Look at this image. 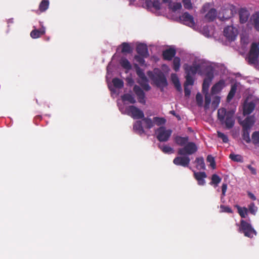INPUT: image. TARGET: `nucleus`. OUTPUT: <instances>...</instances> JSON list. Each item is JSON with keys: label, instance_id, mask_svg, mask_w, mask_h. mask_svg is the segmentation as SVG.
Segmentation results:
<instances>
[{"label": "nucleus", "instance_id": "1", "mask_svg": "<svg viewBox=\"0 0 259 259\" xmlns=\"http://www.w3.org/2000/svg\"><path fill=\"white\" fill-rule=\"evenodd\" d=\"M234 114L233 110L227 111L225 108H221L218 110V119L222 124H225L228 129H230L235 124Z\"/></svg>", "mask_w": 259, "mask_h": 259}, {"label": "nucleus", "instance_id": "2", "mask_svg": "<svg viewBox=\"0 0 259 259\" xmlns=\"http://www.w3.org/2000/svg\"><path fill=\"white\" fill-rule=\"evenodd\" d=\"M237 12V8L233 5L227 4L223 6L218 14V18L222 21L232 18Z\"/></svg>", "mask_w": 259, "mask_h": 259}, {"label": "nucleus", "instance_id": "3", "mask_svg": "<svg viewBox=\"0 0 259 259\" xmlns=\"http://www.w3.org/2000/svg\"><path fill=\"white\" fill-rule=\"evenodd\" d=\"M238 231L243 233L245 237L250 238H253V235H257L256 231L251 225L243 220L240 221Z\"/></svg>", "mask_w": 259, "mask_h": 259}, {"label": "nucleus", "instance_id": "4", "mask_svg": "<svg viewBox=\"0 0 259 259\" xmlns=\"http://www.w3.org/2000/svg\"><path fill=\"white\" fill-rule=\"evenodd\" d=\"M198 150L196 144L192 142H188L183 148L178 150V154L180 156L190 155L195 153Z\"/></svg>", "mask_w": 259, "mask_h": 259}, {"label": "nucleus", "instance_id": "5", "mask_svg": "<svg viewBox=\"0 0 259 259\" xmlns=\"http://www.w3.org/2000/svg\"><path fill=\"white\" fill-rule=\"evenodd\" d=\"M122 113L127 114L132 117L133 119H139L144 117V112L134 105H131L126 107Z\"/></svg>", "mask_w": 259, "mask_h": 259}, {"label": "nucleus", "instance_id": "6", "mask_svg": "<svg viewBox=\"0 0 259 259\" xmlns=\"http://www.w3.org/2000/svg\"><path fill=\"white\" fill-rule=\"evenodd\" d=\"M171 131L166 130L164 126H160L156 131V138L160 142H166L168 141L171 134Z\"/></svg>", "mask_w": 259, "mask_h": 259}, {"label": "nucleus", "instance_id": "7", "mask_svg": "<svg viewBox=\"0 0 259 259\" xmlns=\"http://www.w3.org/2000/svg\"><path fill=\"white\" fill-rule=\"evenodd\" d=\"M153 81L157 87L159 88H164L167 85L166 78L162 72L159 71L155 73V75L152 78Z\"/></svg>", "mask_w": 259, "mask_h": 259}, {"label": "nucleus", "instance_id": "8", "mask_svg": "<svg viewBox=\"0 0 259 259\" xmlns=\"http://www.w3.org/2000/svg\"><path fill=\"white\" fill-rule=\"evenodd\" d=\"M224 34L229 41H234L238 35V30L232 26H228L224 29Z\"/></svg>", "mask_w": 259, "mask_h": 259}, {"label": "nucleus", "instance_id": "9", "mask_svg": "<svg viewBox=\"0 0 259 259\" xmlns=\"http://www.w3.org/2000/svg\"><path fill=\"white\" fill-rule=\"evenodd\" d=\"M190 161V159L189 156L184 155L181 156H177L173 160V163L176 165H180L183 167H189L191 169V167L189 166Z\"/></svg>", "mask_w": 259, "mask_h": 259}, {"label": "nucleus", "instance_id": "10", "mask_svg": "<svg viewBox=\"0 0 259 259\" xmlns=\"http://www.w3.org/2000/svg\"><path fill=\"white\" fill-rule=\"evenodd\" d=\"M180 21L184 24L191 27L195 25L194 18L188 12H185L179 17Z\"/></svg>", "mask_w": 259, "mask_h": 259}, {"label": "nucleus", "instance_id": "11", "mask_svg": "<svg viewBox=\"0 0 259 259\" xmlns=\"http://www.w3.org/2000/svg\"><path fill=\"white\" fill-rule=\"evenodd\" d=\"M200 65L198 64H193L192 65L185 64L184 65V69L186 74L189 75L196 74L200 70Z\"/></svg>", "mask_w": 259, "mask_h": 259}, {"label": "nucleus", "instance_id": "12", "mask_svg": "<svg viewBox=\"0 0 259 259\" xmlns=\"http://www.w3.org/2000/svg\"><path fill=\"white\" fill-rule=\"evenodd\" d=\"M259 54L251 46L247 57L248 63L250 65H255L257 62Z\"/></svg>", "mask_w": 259, "mask_h": 259}, {"label": "nucleus", "instance_id": "13", "mask_svg": "<svg viewBox=\"0 0 259 259\" xmlns=\"http://www.w3.org/2000/svg\"><path fill=\"white\" fill-rule=\"evenodd\" d=\"M239 22L241 24H244L248 20L250 13L248 10L244 8H241L238 10Z\"/></svg>", "mask_w": 259, "mask_h": 259}, {"label": "nucleus", "instance_id": "14", "mask_svg": "<svg viewBox=\"0 0 259 259\" xmlns=\"http://www.w3.org/2000/svg\"><path fill=\"white\" fill-rule=\"evenodd\" d=\"M134 92L137 95L138 101L140 103L145 104L146 103L145 101V94L144 91L141 88L137 85H135L133 88Z\"/></svg>", "mask_w": 259, "mask_h": 259}, {"label": "nucleus", "instance_id": "15", "mask_svg": "<svg viewBox=\"0 0 259 259\" xmlns=\"http://www.w3.org/2000/svg\"><path fill=\"white\" fill-rule=\"evenodd\" d=\"M255 104L253 102H247L245 101L243 106V114L249 115L254 110Z\"/></svg>", "mask_w": 259, "mask_h": 259}, {"label": "nucleus", "instance_id": "16", "mask_svg": "<svg viewBox=\"0 0 259 259\" xmlns=\"http://www.w3.org/2000/svg\"><path fill=\"white\" fill-rule=\"evenodd\" d=\"M137 53L143 57L147 58L149 56V53L147 46L144 44H140L136 47Z\"/></svg>", "mask_w": 259, "mask_h": 259}, {"label": "nucleus", "instance_id": "17", "mask_svg": "<svg viewBox=\"0 0 259 259\" xmlns=\"http://www.w3.org/2000/svg\"><path fill=\"white\" fill-rule=\"evenodd\" d=\"M176 54V51L174 48H169L163 51L162 52V57L164 60L170 61L172 59Z\"/></svg>", "mask_w": 259, "mask_h": 259}, {"label": "nucleus", "instance_id": "18", "mask_svg": "<svg viewBox=\"0 0 259 259\" xmlns=\"http://www.w3.org/2000/svg\"><path fill=\"white\" fill-rule=\"evenodd\" d=\"M194 177L197 181L199 185L203 186L205 185V181L204 179L207 177V175L205 172H196L194 171Z\"/></svg>", "mask_w": 259, "mask_h": 259}, {"label": "nucleus", "instance_id": "19", "mask_svg": "<svg viewBox=\"0 0 259 259\" xmlns=\"http://www.w3.org/2000/svg\"><path fill=\"white\" fill-rule=\"evenodd\" d=\"M254 123V117L253 116H247L244 120L240 122L242 128L250 130Z\"/></svg>", "mask_w": 259, "mask_h": 259}, {"label": "nucleus", "instance_id": "20", "mask_svg": "<svg viewBox=\"0 0 259 259\" xmlns=\"http://www.w3.org/2000/svg\"><path fill=\"white\" fill-rule=\"evenodd\" d=\"M133 130L140 136L145 134V131L142 126V120H137L134 122L133 124Z\"/></svg>", "mask_w": 259, "mask_h": 259}, {"label": "nucleus", "instance_id": "21", "mask_svg": "<svg viewBox=\"0 0 259 259\" xmlns=\"http://www.w3.org/2000/svg\"><path fill=\"white\" fill-rule=\"evenodd\" d=\"M46 32V28L44 26H42L41 28L39 29H33L30 32V36L34 39H36L41 37L44 35Z\"/></svg>", "mask_w": 259, "mask_h": 259}, {"label": "nucleus", "instance_id": "22", "mask_svg": "<svg viewBox=\"0 0 259 259\" xmlns=\"http://www.w3.org/2000/svg\"><path fill=\"white\" fill-rule=\"evenodd\" d=\"M225 81L223 79L219 80L215 83L211 88V93L212 94H217L220 92L225 87Z\"/></svg>", "mask_w": 259, "mask_h": 259}, {"label": "nucleus", "instance_id": "23", "mask_svg": "<svg viewBox=\"0 0 259 259\" xmlns=\"http://www.w3.org/2000/svg\"><path fill=\"white\" fill-rule=\"evenodd\" d=\"M217 11L214 8L210 9L205 15V19L208 22L213 21L217 17Z\"/></svg>", "mask_w": 259, "mask_h": 259}, {"label": "nucleus", "instance_id": "24", "mask_svg": "<svg viewBox=\"0 0 259 259\" xmlns=\"http://www.w3.org/2000/svg\"><path fill=\"white\" fill-rule=\"evenodd\" d=\"M189 141V138L188 136L183 137L181 136H177L175 138V143L181 146H184Z\"/></svg>", "mask_w": 259, "mask_h": 259}, {"label": "nucleus", "instance_id": "25", "mask_svg": "<svg viewBox=\"0 0 259 259\" xmlns=\"http://www.w3.org/2000/svg\"><path fill=\"white\" fill-rule=\"evenodd\" d=\"M196 163V167L198 170H204L205 169V165L204 158L202 157H197L195 160Z\"/></svg>", "mask_w": 259, "mask_h": 259}, {"label": "nucleus", "instance_id": "26", "mask_svg": "<svg viewBox=\"0 0 259 259\" xmlns=\"http://www.w3.org/2000/svg\"><path fill=\"white\" fill-rule=\"evenodd\" d=\"M237 89V83H234L231 85V90L227 96V101L230 102L234 97Z\"/></svg>", "mask_w": 259, "mask_h": 259}, {"label": "nucleus", "instance_id": "27", "mask_svg": "<svg viewBox=\"0 0 259 259\" xmlns=\"http://www.w3.org/2000/svg\"><path fill=\"white\" fill-rule=\"evenodd\" d=\"M142 121L145 124V127L147 129H150L154 126L153 120L149 117H144L141 118Z\"/></svg>", "mask_w": 259, "mask_h": 259}, {"label": "nucleus", "instance_id": "28", "mask_svg": "<svg viewBox=\"0 0 259 259\" xmlns=\"http://www.w3.org/2000/svg\"><path fill=\"white\" fill-rule=\"evenodd\" d=\"M121 99L123 101H128L131 104H134L136 102L133 95L130 94H124L121 96Z\"/></svg>", "mask_w": 259, "mask_h": 259}, {"label": "nucleus", "instance_id": "29", "mask_svg": "<svg viewBox=\"0 0 259 259\" xmlns=\"http://www.w3.org/2000/svg\"><path fill=\"white\" fill-rule=\"evenodd\" d=\"M121 52L122 53H131L133 51L130 44L127 42H122L121 45Z\"/></svg>", "mask_w": 259, "mask_h": 259}, {"label": "nucleus", "instance_id": "30", "mask_svg": "<svg viewBox=\"0 0 259 259\" xmlns=\"http://www.w3.org/2000/svg\"><path fill=\"white\" fill-rule=\"evenodd\" d=\"M249 133V129L242 128V137L243 140H244L247 143H249L251 141Z\"/></svg>", "mask_w": 259, "mask_h": 259}, {"label": "nucleus", "instance_id": "31", "mask_svg": "<svg viewBox=\"0 0 259 259\" xmlns=\"http://www.w3.org/2000/svg\"><path fill=\"white\" fill-rule=\"evenodd\" d=\"M49 4V0H42L39 5V11L40 12H45L48 9Z\"/></svg>", "mask_w": 259, "mask_h": 259}, {"label": "nucleus", "instance_id": "32", "mask_svg": "<svg viewBox=\"0 0 259 259\" xmlns=\"http://www.w3.org/2000/svg\"><path fill=\"white\" fill-rule=\"evenodd\" d=\"M222 179L217 174H213L211 176V181L210 185H214V187L218 186V184L221 182Z\"/></svg>", "mask_w": 259, "mask_h": 259}, {"label": "nucleus", "instance_id": "33", "mask_svg": "<svg viewBox=\"0 0 259 259\" xmlns=\"http://www.w3.org/2000/svg\"><path fill=\"white\" fill-rule=\"evenodd\" d=\"M148 80L146 77L145 79H141L140 81H138V83L141 85L143 89L146 91H148L151 89V87L148 84Z\"/></svg>", "mask_w": 259, "mask_h": 259}, {"label": "nucleus", "instance_id": "34", "mask_svg": "<svg viewBox=\"0 0 259 259\" xmlns=\"http://www.w3.org/2000/svg\"><path fill=\"white\" fill-rule=\"evenodd\" d=\"M172 65L173 69L176 72H178L180 69L181 65V59L179 57H174L172 62Z\"/></svg>", "mask_w": 259, "mask_h": 259}, {"label": "nucleus", "instance_id": "35", "mask_svg": "<svg viewBox=\"0 0 259 259\" xmlns=\"http://www.w3.org/2000/svg\"><path fill=\"white\" fill-rule=\"evenodd\" d=\"M134 68L136 70L137 75L139 77L140 79L146 78V76L144 72V71L138 66V64H135Z\"/></svg>", "mask_w": 259, "mask_h": 259}, {"label": "nucleus", "instance_id": "36", "mask_svg": "<svg viewBox=\"0 0 259 259\" xmlns=\"http://www.w3.org/2000/svg\"><path fill=\"white\" fill-rule=\"evenodd\" d=\"M158 147L164 153L169 154L174 152V149L168 145L159 144Z\"/></svg>", "mask_w": 259, "mask_h": 259}, {"label": "nucleus", "instance_id": "37", "mask_svg": "<svg viewBox=\"0 0 259 259\" xmlns=\"http://www.w3.org/2000/svg\"><path fill=\"white\" fill-rule=\"evenodd\" d=\"M214 78L213 70L211 67H208L207 71L205 74V77L204 79L207 80L209 81H212Z\"/></svg>", "mask_w": 259, "mask_h": 259}, {"label": "nucleus", "instance_id": "38", "mask_svg": "<svg viewBox=\"0 0 259 259\" xmlns=\"http://www.w3.org/2000/svg\"><path fill=\"white\" fill-rule=\"evenodd\" d=\"M120 64L121 66L125 69L129 70L132 69V66L130 62L125 58H122L120 60Z\"/></svg>", "mask_w": 259, "mask_h": 259}, {"label": "nucleus", "instance_id": "39", "mask_svg": "<svg viewBox=\"0 0 259 259\" xmlns=\"http://www.w3.org/2000/svg\"><path fill=\"white\" fill-rule=\"evenodd\" d=\"M168 9L171 10L172 12H175L182 8V5L180 3H174L173 4L169 3L168 5Z\"/></svg>", "mask_w": 259, "mask_h": 259}, {"label": "nucleus", "instance_id": "40", "mask_svg": "<svg viewBox=\"0 0 259 259\" xmlns=\"http://www.w3.org/2000/svg\"><path fill=\"white\" fill-rule=\"evenodd\" d=\"M236 207L237 208L238 212L240 216L242 218H245L248 212L247 208L245 207H241L239 205H236Z\"/></svg>", "mask_w": 259, "mask_h": 259}, {"label": "nucleus", "instance_id": "41", "mask_svg": "<svg viewBox=\"0 0 259 259\" xmlns=\"http://www.w3.org/2000/svg\"><path fill=\"white\" fill-rule=\"evenodd\" d=\"M112 83L114 87L117 89H121L123 87V81L118 78H113L112 79Z\"/></svg>", "mask_w": 259, "mask_h": 259}, {"label": "nucleus", "instance_id": "42", "mask_svg": "<svg viewBox=\"0 0 259 259\" xmlns=\"http://www.w3.org/2000/svg\"><path fill=\"white\" fill-rule=\"evenodd\" d=\"M154 125L156 124L157 125L160 126L164 124L166 120L163 117H154L153 118Z\"/></svg>", "mask_w": 259, "mask_h": 259}, {"label": "nucleus", "instance_id": "43", "mask_svg": "<svg viewBox=\"0 0 259 259\" xmlns=\"http://www.w3.org/2000/svg\"><path fill=\"white\" fill-rule=\"evenodd\" d=\"M253 23L254 28L259 32V13L253 16Z\"/></svg>", "mask_w": 259, "mask_h": 259}, {"label": "nucleus", "instance_id": "44", "mask_svg": "<svg viewBox=\"0 0 259 259\" xmlns=\"http://www.w3.org/2000/svg\"><path fill=\"white\" fill-rule=\"evenodd\" d=\"M211 82V81L204 79L202 83V92L203 93L207 94L208 93Z\"/></svg>", "mask_w": 259, "mask_h": 259}, {"label": "nucleus", "instance_id": "45", "mask_svg": "<svg viewBox=\"0 0 259 259\" xmlns=\"http://www.w3.org/2000/svg\"><path fill=\"white\" fill-rule=\"evenodd\" d=\"M252 141L254 145L259 144V131H255L252 134Z\"/></svg>", "mask_w": 259, "mask_h": 259}, {"label": "nucleus", "instance_id": "46", "mask_svg": "<svg viewBox=\"0 0 259 259\" xmlns=\"http://www.w3.org/2000/svg\"><path fill=\"white\" fill-rule=\"evenodd\" d=\"M230 158L234 161L242 162V157L240 155L231 154L229 155Z\"/></svg>", "mask_w": 259, "mask_h": 259}, {"label": "nucleus", "instance_id": "47", "mask_svg": "<svg viewBox=\"0 0 259 259\" xmlns=\"http://www.w3.org/2000/svg\"><path fill=\"white\" fill-rule=\"evenodd\" d=\"M186 81L184 83V85H192L194 84V80L192 75L186 74Z\"/></svg>", "mask_w": 259, "mask_h": 259}, {"label": "nucleus", "instance_id": "48", "mask_svg": "<svg viewBox=\"0 0 259 259\" xmlns=\"http://www.w3.org/2000/svg\"><path fill=\"white\" fill-rule=\"evenodd\" d=\"M206 160L208 162L210 163V165L212 168L215 167V162L213 157L211 155H208L207 157Z\"/></svg>", "mask_w": 259, "mask_h": 259}, {"label": "nucleus", "instance_id": "49", "mask_svg": "<svg viewBox=\"0 0 259 259\" xmlns=\"http://www.w3.org/2000/svg\"><path fill=\"white\" fill-rule=\"evenodd\" d=\"M211 102V98L210 96L207 94L205 95V104L204 107L205 110H207L209 107V104Z\"/></svg>", "mask_w": 259, "mask_h": 259}, {"label": "nucleus", "instance_id": "50", "mask_svg": "<svg viewBox=\"0 0 259 259\" xmlns=\"http://www.w3.org/2000/svg\"><path fill=\"white\" fill-rule=\"evenodd\" d=\"M218 137L221 138L224 143H227L229 142V139L226 135L221 132H217Z\"/></svg>", "mask_w": 259, "mask_h": 259}, {"label": "nucleus", "instance_id": "51", "mask_svg": "<svg viewBox=\"0 0 259 259\" xmlns=\"http://www.w3.org/2000/svg\"><path fill=\"white\" fill-rule=\"evenodd\" d=\"M182 2L185 9L190 10L192 8L191 0H183Z\"/></svg>", "mask_w": 259, "mask_h": 259}, {"label": "nucleus", "instance_id": "52", "mask_svg": "<svg viewBox=\"0 0 259 259\" xmlns=\"http://www.w3.org/2000/svg\"><path fill=\"white\" fill-rule=\"evenodd\" d=\"M220 208L222 212L233 213L232 209L229 206L221 205Z\"/></svg>", "mask_w": 259, "mask_h": 259}, {"label": "nucleus", "instance_id": "53", "mask_svg": "<svg viewBox=\"0 0 259 259\" xmlns=\"http://www.w3.org/2000/svg\"><path fill=\"white\" fill-rule=\"evenodd\" d=\"M196 100L198 106H201L203 103V97L201 94L198 93L196 96Z\"/></svg>", "mask_w": 259, "mask_h": 259}, {"label": "nucleus", "instance_id": "54", "mask_svg": "<svg viewBox=\"0 0 259 259\" xmlns=\"http://www.w3.org/2000/svg\"><path fill=\"white\" fill-rule=\"evenodd\" d=\"M248 209L251 213L255 214L257 210V207L255 206L254 203H251L248 206Z\"/></svg>", "mask_w": 259, "mask_h": 259}, {"label": "nucleus", "instance_id": "55", "mask_svg": "<svg viewBox=\"0 0 259 259\" xmlns=\"http://www.w3.org/2000/svg\"><path fill=\"white\" fill-rule=\"evenodd\" d=\"M135 59L141 65H143L145 63V60L144 58L145 57H143L140 55H135Z\"/></svg>", "mask_w": 259, "mask_h": 259}, {"label": "nucleus", "instance_id": "56", "mask_svg": "<svg viewBox=\"0 0 259 259\" xmlns=\"http://www.w3.org/2000/svg\"><path fill=\"white\" fill-rule=\"evenodd\" d=\"M161 4L159 1L155 0L153 1V7L157 10H159L161 9Z\"/></svg>", "mask_w": 259, "mask_h": 259}, {"label": "nucleus", "instance_id": "57", "mask_svg": "<svg viewBox=\"0 0 259 259\" xmlns=\"http://www.w3.org/2000/svg\"><path fill=\"white\" fill-rule=\"evenodd\" d=\"M220 102V98L219 97L217 96L213 99L212 103V105L214 106L215 108H216L218 107V105H219Z\"/></svg>", "mask_w": 259, "mask_h": 259}, {"label": "nucleus", "instance_id": "58", "mask_svg": "<svg viewBox=\"0 0 259 259\" xmlns=\"http://www.w3.org/2000/svg\"><path fill=\"white\" fill-rule=\"evenodd\" d=\"M184 93L186 97H189L191 93V90L188 87V85H184Z\"/></svg>", "mask_w": 259, "mask_h": 259}, {"label": "nucleus", "instance_id": "59", "mask_svg": "<svg viewBox=\"0 0 259 259\" xmlns=\"http://www.w3.org/2000/svg\"><path fill=\"white\" fill-rule=\"evenodd\" d=\"M227 189V184L226 183H223L222 186V195L223 196H225L226 195V192Z\"/></svg>", "mask_w": 259, "mask_h": 259}, {"label": "nucleus", "instance_id": "60", "mask_svg": "<svg viewBox=\"0 0 259 259\" xmlns=\"http://www.w3.org/2000/svg\"><path fill=\"white\" fill-rule=\"evenodd\" d=\"M246 167L250 170L252 174L255 175L256 174V169L251 165H247Z\"/></svg>", "mask_w": 259, "mask_h": 259}, {"label": "nucleus", "instance_id": "61", "mask_svg": "<svg viewBox=\"0 0 259 259\" xmlns=\"http://www.w3.org/2000/svg\"><path fill=\"white\" fill-rule=\"evenodd\" d=\"M153 2L151 0H146L145 1V5L148 8L153 7Z\"/></svg>", "mask_w": 259, "mask_h": 259}, {"label": "nucleus", "instance_id": "62", "mask_svg": "<svg viewBox=\"0 0 259 259\" xmlns=\"http://www.w3.org/2000/svg\"><path fill=\"white\" fill-rule=\"evenodd\" d=\"M174 84L178 91H180L181 90V85L180 84L179 80H177V82H175Z\"/></svg>", "mask_w": 259, "mask_h": 259}, {"label": "nucleus", "instance_id": "63", "mask_svg": "<svg viewBox=\"0 0 259 259\" xmlns=\"http://www.w3.org/2000/svg\"><path fill=\"white\" fill-rule=\"evenodd\" d=\"M247 195L248 197L252 199V200H256V197L254 196V195L251 192L248 191L247 192Z\"/></svg>", "mask_w": 259, "mask_h": 259}, {"label": "nucleus", "instance_id": "64", "mask_svg": "<svg viewBox=\"0 0 259 259\" xmlns=\"http://www.w3.org/2000/svg\"><path fill=\"white\" fill-rule=\"evenodd\" d=\"M252 46L256 51V52L259 54V42H258V45L255 43H253L252 44Z\"/></svg>", "mask_w": 259, "mask_h": 259}]
</instances>
